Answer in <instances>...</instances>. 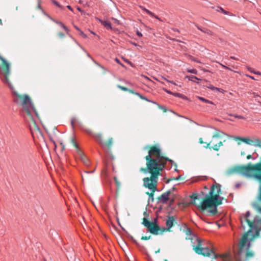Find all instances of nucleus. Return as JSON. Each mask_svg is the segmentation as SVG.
Returning a JSON list of instances; mask_svg holds the SVG:
<instances>
[{
	"mask_svg": "<svg viewBox=\"0 0 261 261\" xmlns=\"http://www.w3.org/2000/svg\"><path fill=\"white\" fill-rule=\"evenodd\" d=\"M197 243L193 246V249L198 254L202 255L204 256H210L211 255L214 256L215 258H217L219 255L215 253L214 248L212 247L211 244L209 246H205L203 244V241L199 238H197Z\"/></svg>",
	"mask_w": 261,
	"mask_h": 261,
	"instance_id": "20e7f679",
	"label": "nucleus"
},
{
	"mask_svg": "<svg viewBox=\"0 0 261 261\" xmlns=\"http://www.w3.org/2000/svg\"><path fill=\"white\" fill-rule=\"evenodd\" d=\"M253 145L255 146L259 147L261 148V140L260 139H256L254 141Z\"/></svg>",
	"mask_w": 261,
	"mask_h": 261,
	"instance_id": "bb28decb",
	"label": "nucleus"
},
{
	"mask_svg": "<svg viewBox=\"0 0 261 261\" xmlns=\"http://www.w3.org/2000/svg\"><path fill=\"white\" fill-rule=\"evenodd\" d=\"M151 238V236H143L142 237L141 239L142 240H148L149 239H150Z\"/></svg>",
	"mask_w": 261,
	"mask_h": 261,
	"instance_id": "a18cd8bd",
	"label": "nucleus"
},
{
	"mask_svg": "<svg viewBox=\"0 0 261 261\" xmlns=\"http://www.w3.org/2000/svg\"><path fill=\"white\" fill-rule=\"evenodd\" d=\"M221 65L223 68H224L225 69H228V70H231V69H230V68H229V67H227V66H225V65H223V64H221Z\"/></svg>",
	"mask_w": 261,
	"mask_h": 261,
	"instance_id": "13d9d810",
	"label": "nucleus"
},
{
	"mask_svg": "<svg viewBox=\"0 0 261 261\" xmlns=\"http://www.w3.org/2000/svg\"><path fill=\"white\" fill-rule=\"evenodd\" d=\"M55 23L60 25L66 32L67 34L71 37L69 34L70 31L69 29H68V28L64 24V23H63L61 21L57 20H56Z\"/></svg>",
	"mask_w": 261,
	"mask_h": 261,
	"instance_id": "4468645a",
	"label": "nucleus"
},
{
	"mask_svg": "<svg viewBox=\"0 0 261 261\" xmlns=\"http://www.w3.org/2000/svg\"><path fill=\"white\" fill-rule=\"evenodd\" d=\"M195 25L196 26V27L199 30H200V31H201L202 32V30H203V28H202L201 27H200V26H199L198 25H197V24H195Z\"/></svg>",
	"mask_w": 261,
	"mask_h": 261,
	"instance_id": "8fccbe9b",
	"label": "nucleus"
},
{
	"mask_svg": "<svg viewBox=\"0 0 261 261\" xmlns=\"http://www.w3.org/2000/svg\"><path fill=\"white\" fill-rule=\"evenodd\" d=\"M207 88L210 89H211L213 91L216 90V91H219V92H221V90H222L221 89H220V88H217V87H215L214 86H213L212 85H210V86H208Z\"/></svg>",
	"mask_w": 261,
	"mask_h": 261,
	"instance_id": "a878e982",
	"label": "nucleus"
},
{
	"mask_svg": "<svg viewBox=\"0 0 261 261\" xmlns=\"http://www.w3.org/2000/svg\"><path fill=\"white\" fill-rule=\"evenodd\" d=\"M94 172V170L90 171H85V173H93Z\"/></svg>",
	"mask_w": 261,
	"mask_h": 261,
	"instance_id": "e2e57ef3",
	"label": "nucleus"
},
{
	"mask_svg": "<svg viewBox=\"0 0 261 261\" xmlns=\"http://www.w3.org/2000/svg\"><path fill=\"white\" fill-rule=\"evenodd\" d=\"M221 185L216 184L211 187L208 193L205 194L204 191L201 193L204 196V200L197 205L198 210L206 211L210 216H215L217 213V206L222 204L223 198L220 196Z\"/></svg>",
	"mask_w": 261,
	"mask_h": 261,
	"instance_id": "7ed1b4c3",
	"label": "nucleus"
},
{
	"mask_svg": "<svg viewBox=\"0 0 261 261\" xmlns=\"http://www.w3.org/2000/svg\"><path fill=\"white\" fill-rule=\"evenodd\" d=\"M79 32H80V35L81 36H82L83 38H85L87 37V35L86 34H85L83 31L80 30Z\"/></svg>",
	"mask_w": 261,
	"mask_h": 261,
	"instance_id": "c03bdc74",
	"label": "nucleus"
},
{
	"mask_svg": "<svg viewBox=\"0 0 261 261\" xmlns=\"http://www.w3.org/2000/svg\"><path fill=\"white\" fill-rule=\"evenodd\" d=\"M58 35L60 38H63L65 36L64 34L61 32L59 33Z\"/></svg>",
	"mask_w": 261,
	"mask_h": 261,
	"instance_id": "3c124183",
	"label": "nucleus"
},
{
	"mask_svg": "<svg viewBox=\"0 0 261 261\" xmlns=\"http://www.w3.org/2000/svg\"><path fill=\"white\" fill-rule=\"evenodd\" d=\"M41 1H39V2H38V5H37V9H39L40 11L43 9V8H42V7L41 6Z\"/></svg>",
	"mask_w": 261,
	"mask_h": 261,
	"instance_id": "ea45409f",
	"label": "nucleus"
},
{
	"mask_svg": "<svg viewBox=\"0 0 261 261\" xmlns=\"http://www.w3.org/2000/svg\"><path fill=\"white\" fill-rule=\"evenodd\" d=\"M250 212L247 211L244 216V221H245L247 223H248V221H250V220H249L248 219V217L250 216Z\"/></svg>",
	"mask_w": 261,
	"mask_h": 261,
	"instance_id": "2f4dec72",
	"label": "nucleus"
},
{
	"mask_svg": "<svg viewBox=\"0 0 261 261\" xmlns=\"http://www.w3.org/2000/svg\"><path fill=\"white\" fill-rule=\"evenodd\" d=\"M246 76H247V77H248L250 78V79H252V80H255V78L254 77V76H253L249 75H247V74H246Z\"/></svg>",
	"mask_w": 261,
	"mask_h": 261,
	"instance_id": "bf43d9fd",
	"label": "nucleus"
},
{
	"mask_svg": "<svg viewBox=\"0 0 261 261\" xmlns=\"http://www.w3.org/2000/svg\"><path fill=\"white\" fill-rule=\"evenodd\" d=\"M51 2L53 3V4H54L55 6L58 7L60 9H63V7L62 6H61L59 4V3L58 2H57V1H56V0H51Z\"/></svg>",
	"mask_w": 261,
	"mask_h": 261,
	"instance_id": "c85d7f7f",
	"label": "nucleus"
},
{
	"mask_svg": "<svg viewBox=\"0 0 261 261\" xmlns=\"http://www.w3.org/2000/svg\"><path fill=\"white\" fill-rule=\"evenodd\" d=\"M167 161L173 162L169 159L155 160L149 159L146 160V168H141V171L148 172L151 174L150 177H144L143 179V186L151 191L154 192L158 190L157 184L158 176L162 175V172L165 167Z\"/></svg>",
	"mask_w": 261,
	"mask_h": 261,
	"instance_id": "f03ea898",
	"label": "nucleus"
},
{
	"mask_svg": "<svg viewBox=\"0 0 261 261\" xmlns=\"http://www.w3.org/2000/svg\"><path fill=\"white\" fill-rule=\"evenodd\" d=\"M105 168L102 170V173L106 176L108 174V162L107 161H104Z\"/></svg>",
	"mask_w": 261,
	"mask_h": 261,
	"instance_id": "f3484780",
	"label": "nucleus"
},
{
	"mask_svg": "<svg viewBox=\"0 0 261 261\" xmlns=\"http://www.w3.org/2000/svg\"><path fill=\"white\" fill-rule=\"evenodd\" d=\"M230 58L234 60H239V59L234 57L231 56Z\"/></svg>",
	"mask_w": 261,
	"mask_h": 261,
	"instance_id": "338daca9",
	"label": "nucleus"
},
{
	"mask_svg": "<svg viewBox=\"0 0 261 261\" xmlns=\"http://www.w3.org/2000/svg\"><path fill=\"white\" fill-rule=\"evenodd\" d=\"M247 159H248V160L251 159H254V158H253L252 157V155H250V154H249V155H248L247 156Z\"/></svg>",
	"mask_w": 261,
	"mask_h": 261,
	"instance_id": "052dcab7",
	"label": "nucleus"
},
{
	"mask_svg": "<svg viewBox=\"0 0 261 261\" xmlns=\"http://www.w3.org/2000/svg\"><path fill=\"white\" fill-rule=\"evenodd\" d=\"M115 61L117 63L119 64H120V65H121V66H123V65L120 63V60H119L118 58H115Z\"/></svg>",
	"mask_w": 261,
	"mask_h": 261,
	"instance_id": "603ef678",
	"label": "nucleus"
},
{
	"mask_svg": "<svg viewBox=\"0 0 261 261\" xmlns=\"http://www.w3.org/2000/svg\"><path fill=\"white\" fill-rule=\"evenodd\" d=\"M165 91H166L167 93H168V94H171V95H173L174 93H173V92H171V91H170V90H165Z\"/></svg>",
	"mask_w": 261,
	"mask_h": 261,
	"instance_id": "4d7b16f0",
	"label": "nucleus"
},
{
	"mask_svg": "<svg viewBox=\"0 0 261 261\" xmlns=\"http://www.w3.org/2000/svg\"><path fill=\"white\" fill-rule=\"evenodd\" d=\"M187 77L188 79V80L190 81L196 82L197 83H198V82L196 81H199L200 79H198L197 77L194 76V75H189L187 76Z\"/></svg>",
	"mask_w": 261,
	"mask_h": 261,
	"instance_id": "aec40b11",
	"label": "nucleus"
},
{
	"mask_svg": "<svg viewBox=\"0 0 261 261\" xmlns=\"http://www.w3.org/2000/svg\"><path fill=\"white\" fill-rule=\"evenodd\" d=\"M158 106L160 109L162 110L164 112H167V110L166 107L160 105H158Z\"/></svg>",
	"mask_w": 261,
	"mask_h": 261,
	"instance_id": "4c0bfd02",
	"label": "nucleus"
},
{
	"mask_svg": "<svg viewBox=\"0 0 261 261\" xmlns=\"http://www.w3.org/2000/svg\"><path fill=\"white\" fill-rule=\"evenodd\" d=\"M233 116L235 118H238V119H245V118L243 116H241V115H234Z\"/></svg>",
	"mask_w": 261,
	"mask_h": 261,
	"instance_id": "79ce46f5",
	"label": "nucleus"
},
{
	"mask_svg": "<svg viewBox=\"0 0 261 261\" xmlns=\"http://www.w3.org/2000/svg\"><path fill=\"white\" fill-rule=\"evenodd\" d=\"M141 8L142 9V10L146 12L147 14L149 15L151 17H155L156 19H158L159 20H160V18L158 16H155L154 13H153L152 12H151L150 11H149V10L145 8L144 7H141Z\"/></svg>",
	"mask_w": 261,
	"mask_h": 261,
	"instance_id": "dca6fc26",
	"label": "nucleus"
},
{
	"mask_svg": "<svg viewBox=\"0 0 261 261\" xmlns=\"http://www.w3.org/2000/svg\"><path fill=\"white\" fill-rule=\"evenodd\" d=\"M202 32L207 34V35L210 36L214 35V33L213 32H212L211 30L206 28H203V30H202Z\"/></svg>",
	"mask_w": 261,
	"mask_h": 261,
	"instance_id": "393cba45",
	"label": "nucleus"
},
{
	"mask_svg": "<svg viewBox=\"0 0 261 261\" xmlns=\"http://www.w3.org/2000/svg\"><path fill=\"white\" fill-rule=\"evenodd\" d=\"M184 232L188 236L191 235L192 233L191 229L188 227L185 228Z\"/></svg>",
	"mask_w": 261,
	"mask_h": 261,
	"instance_id": "cd10ccee",
	"label": "nucleus"
},
{
	"mask_svg": "<svg viewBox=\"0 0 261 261\" xmlns=\"http://www.w3.org/2000/svg\"><path fill=\"white\" fill-rule=\"evenodd\" d=\"M46 17H47L49 19H50L51 20H52L53 22H55L56 20L55 19H54L53 18H52L49 15H48L47 13V15H45Z\"/></svg>",
	"mask_w": 261,
	"mask_h": 261,
	"instance_id": "de8ad7c7",
	"label": "nucleus"
},
{
	"mask_svg": "<svg viewBox=\"0 0 261 261\" xmlns=\"http://www.w3.org/2000/svg\"><path fill=\"white\" fill-rule=\"evenodd\" d=\"M134 94L137 96H138L141 99H143V100H145L148 102L149 101H151V100L149 99L148 98H147L146 97L143 96V95L140 94L138 92H135V93H134Z\"/></svg>",
	"mask_w": 261,
	"mask_h": 261,
	"instance_id": "5701e85b",
	"label": "nucleus"
},
{
	"mask_svg": "<svg viewBox=\"0 0 261 261\" xmlns=\"http://www.w3.org/2000/svg\"><path fill=\"white\" fill-rule=\"evenodd\" d=\"M175 220L173 216H168L167 219L166 221V225L167 227H162V231H169L170 229L173 226V223Z\"/></svg>",
	"mask_w": 261,
	"mask_h": 261,
	"instance_id": "9b49d317",
	"label": "nucleus"
},
{
	"mask_svg": "<svg viewBox=\"0 0 261 261\" xmlns=\"http://www.w3.org/2000/svg\"><path fill=\"white\" fill-rule=\"evenodd\" d=\"M93 62L98 66H99V67H100L101 69H102L103 70H106V68L102 65H101L100 64H99V63H97L95 60H93Z\"/></svg>",
	"mask_w": 261,
	"mask_h": 261,
	"instance_id": "a19ab883",
	"label": "nucleus"
},
{
	"mask_svg": "<svg viewBox=\"0 0 261 261\" xmlns=\"http://www.w3.org/2000/svg\"><path fill=\"white\" fill-rule=\"evenodd\" d=\"M146 160L149 159L163 160L169 159L168 158L163 156L161 154V150L160 148L157 146H152L148 151V154L145 157Z\"/></svg>",
	"mask_w": 261,
	"mask_h": 261,
	"instance_id": "423d86ee",
	"label": "nucleus"
},
{
	"mask_svg": "<svg viewBox=\"0 0 261 261\" xmlns=\"http://www.w3.org/2000/svg\"><path fill=\"white\" fill-rule=\"evenodd\" d=\"M117 87H118L119 89H121V90H123V91H128V92H129L130 93H133V94H134V93H135V91H133V90H130V89H128V88H126V87H125L119 85H117Z\"/></svg>",
	"mask_w": 261,
	"mask_h": 261,
	"instance_id": "412c9836",
	"label": "nucleus"
},
{
	"mask_svg": "<svg viewBox=\"0 0 261 261\" xmlns=\"http://www.w3.org/2000/svg\"><path fill=\"white\" fill-rule=\"evenodd\" d=\"M151 192H152V193H149L148 192H146V194L149 195L148 200L152 202L154 200V198H153L154 194L153 193V192L152 191H151Z\"/></svg>",
	"mask_w": 261,
	"mask_h": 261,
	"instance_id": "c756f323",
	"label": "nucleus"
},
{
	"mask_svg": "<svg viewBox=\"0 0 261 261\" xmlns=\"http://www.w3.org/2000/svg\"><path fill=\"white\" fill-rule=\"evenodd\" d=\"M143 224L147 227V229L151 225L152 223L148 221L145 218H143Z\"/></svg>",
	"mask_w": 261,
	"mask_h": 261,
	"instance_id": "4be33fe9",
	"label": "nucleus"
},
{
	"mask_svg": "<svg viewBox=\"0 0 261 261\" xmlns=\"http://www.w3.org/2000/svg\"><path fill=\"white\" fill-rule=\"evenodd\" d=\"M113 178H114V181L115 182L117 188L118 189L120 187V185H121L120 182L118 180V179L117 178V177L116 176H114Z\"/></svg>",
	"mask_w": 261,
	"mask_h": 261,
	"instance_id": "473e14b6",
	"label": "nucleus"
},
{
	"mask_svg": "<svg viewBox=\"0 0 261 261\" xmlns=\"http://www.w3.org/2000/svg\"><path fill=\"white\" fill-rule=\"evenodd\" d=\"M80 122H79L76 117H72L71 119V125L72 129H74L75 124H79Z\"/></svg>",
	"mask_w": 261,
	"mask_h": 261,
	"instance_id": "6ab92c4d",
	"label": "nucleus"
},
{
	"mask_svg": "<svg viewBox=\"0 0 261 261\" xmlns=\"http://www.w3.org/2000/svg\"><path fill=\"white\" fill-rule=\"evenodd\" d=\"M250 243L248 239L247 233L244 234L239 242V251L240 253L249 249Z\"/></svg>",
	"mask_w": 261,
	"mask_h": 261,
	"instance_id": "6e6552de",
	"label": "nucleus"
},
{
	"mask_svg": "<svg viewBox=\"0 0 261 261\" xmlns=\"http://www.w3.org/2000/svg\"><path fill=\"white\" fill-rule=\"evenodd\" d=\"M252 206L253 207L255 208L256 210H257L258 211V212H259L260 213H261V207H260L258 204L256 203H253L252 204Z\"/></svg>",
	"mask_w": 261,
	"mask_h": 261,
	"instance_id": "7c9ffc66",
	"label": "nucleus"
},
{
	"mask_svg": "<svg viewBox=\"0 0 261 261\" xmlns=\"http://www.w3.org/2000/svg\"><path fill=\"white\" fill-rule=\"evenodd\" d=\"M151 223L157 224V219L156 218L154 219L153 222H151Z\"/></svg>",
	"mask_w": 261,
	"mask_h": 261,
	"instance_id": "774afa93",
	"label": "nucleus"
},
{
	"mask_svg": "<svg viewBox=\"0 0 261 261\" xmlns=\"http://www.w3.org/2000/svg\"><path fill=\"white\" fill-rule=\"evenodd\" d=\"M169 201V205H172L174 202V198H169V199L168 200Z\"/></svg>",
	"mask_w": 261,
	"mask_h": 261,
	"instance_id": "37998d69",
	"label": "nucleus"
},
{
	"mask_svg": "<svg viewBox=\"0 0 261 261\" xmlns=\"http://www.w3.org/2000/svg\"><path fill=\"white\" fill-rule=\"evenodd\" d=\"M199 143L200 144H203V143H205V144H206V143H204V142H203V139H202V138H199Z\"/></svg>",
	"mask_w": 261,
	"mask_h": 261,
	"instance_id": "864d4df0",
	"label": "nucleus"
},
{
	"mask_svg": "<svg viewBox=\"0 0 261 261\" xmlns=\"http://www.w3.org/2000/svg\"><path fill=\"white\" fill-rule=\"evenodd\" d=\"M82 129L89 135L92 137L102 148L109 149L112 145L113 139L112 138L109 139L108 142H105L102 139V135L101 134L94 133L91 129L84 127H82Z\"/></svg>",
	"mask_w": 261,
	"mask_h": 261,
	"instance_id": "39448f33",
	"label": "nucleus"
},
{
	"mask_svg": "<svg viewBox=\"0 0 261 261\" xmlns=\"http://www.w3.org/2000/svg\"><path fill=\"white\" fill-rule=\"evenodd\" d=\"M81 160L84 164L85 165L88 166L90 165V161L88 159L84 154H82L81 155Z\"/></svg>",
	"mask_w": 261,
	"mask_h": 261,
	"instance_id": "2eb2a0df",
	"label": "nucleus"
},
{
	"mask_svg": "<svg viewBox=\"0 0 261 261\" xmlns=\"http://www.w3.org/2000/svg\"><path fill=\"white\" fill-rule=\"evenodd\" d=\"M188 72L195 74L197 73V71L195 69H188Z\"/></svg>",
	"mask_w": 261,
	"mask_h": 261,
	"instance_id": "58836bf2",
	"label": "nucleus"
},
{
	"mask_svg": "<svg viewBox=\"0 0 261 261\" xmlns=\"http://www.w3.org/2000/svg\"><path fill=\"white\" fill-rule=\"evenodd\" d=\"M217 11L218 12H220L224 14H228V12L226 11L225 10H224L222 8L218 7Z\"/></svg>",
	"mask_w": 261,
	"mask_h": 261,
	"instance_id": "f704fd0d",
	"label": "nucleus"
},
{
	"mask_svg": "<svg viewBox=\"0 0 261 261\" xmlns=\"http://www.w3.org/2000/svg\"><path fill=\"white\" fill-rule=\"evenodd\" d=\"M41 12L42 13V14H43V15H47V13H46V12H45L43 9H42V10H41Z\"/></svg>",
	"mask_w": 261,
	"mask_h": 261,
	"instance_id": "0e129e2a",
	"label": "nucleus"
},
{
	"mask_svg": "<svg viewBox=\"0 0 261 261\" xmlns=\"http://www.w3.org/2000/svg\"><path fill=\"white\" fill-rule=\"evenodd\" d=\"M67 8L69 10H70V11H73V9L72 8V7H71L70 6L68 5V6H67Z\"/></svg>",
	"mask_w": 261,
	"mask_h": 261,
	"instance_id": "680f3d73",
	"label": "nucleus"
},
{
	"mask_svg": "<svg viewBox=\"0 0 261 261\" xmlns=\"http://www.w3.org/2000/svg\"><path fill=\"white\" fill-rule=\"evenodd\" d=\"M173 96H174L175 97H180L183 99H186V100L188 99V98L187 96H186L185 95H184L181 93H174Z\"/></svg>",
	"mask_w": 261,
	"mask_h": 261,
	"instance_id": "b1692460",
	"label": "nucleus"
},
{
	"mask_svg": "<svg viewBox=\"0 0 261 261\" xmlns=\"http://www.w3.org/2000/svg\"><path fill=\"white\" fill-rule=\"evenodd\" d=\"M101 23L107 29V30H112V27L111 25V23L108 20H99Z\"/></svg>",
	"mask_w": 261,
	"mask_h": 261,
	"instance_id": "ddd939ff",
	"label": "nucleus"
},
{
	"mask_svg": "<svg viewBox=\"0 0 261 261\" xmlns=\"http://www.w3.org/2000/svg\"><path fill=\"white\" fill-rule=\"evenodd\" d=\"M253 73L255 74L259 75H261V72H259V71H253Z\"/></svg>",
	"mask_w": 261,
	"mask_h": 261,
	"instance_id": "6e6d98bb",
	"label": "nucleus"
},
{
	"mask_svg": "<svg viewBox=\"0 0 261 261\" xmlns=\"http://www.w3.org/2000/svg\"><path fill=\"white\" fill-rule=\"evenodd\" d=\"M238 139L240 140H241L243 142L248 144H253L252 143L253 142L254 143V141H253L252 140H250V139L249 138H241V137H238Z\"/></svg>",
	"mask_w": 261,
	"mask_h": 261,
	"instance_id": "a211bd4d",
	"label": "nucleus"
},
{
	"mask_svg": "<svg viewBox=\"0 0 261 261\" xmlns=\"http://www.w3.org/2000/svg\"><path fill=\"white\" fill-rule=\"evenodd\" d=\"M46 17H47L49 19H50L51 20H52L53 22H55L56 20L55 19H54L53 18H52L49 15H48L47 13V15H45Z\"/></svg>",
	"mask_w": 261,
	"mask_h": 261,
	"instance_id": "49530a36",
	"label": "nucleus"
},
{
	"mask_svg": "<svg viewBox=\"0 0 261 261\" xmlns=\"http://www.w3.org/2000/svg\"><path fill=\"white\" fill-rule=\"evenodd\" d=\"M171 193V191L169 190L163 193L159 197H158V201L162 203H166L169 199V196Z\"/></svg>",
	"mask_w": 261,
	"mask_h": 261,
	"instance_id": "f8f14e48",
	"label": "nucleus"
},
{
	"mask_svg": "<svg viewBox=\"0 0 261 261\" xmlns=\"http://www.w3.org/2000/svg\"><path fill=\"white\" fill-rule=\"evenodd\" d=\"M199 99L201 100V101H202L205 103H211V104H214V103L211 101H210L208 99H205L203 97H199Z\"/></svg>",
	"mask_w": 261,
	"mask_h": 261,
	"instance_id": "c9c22d12",
	"label": "nucleus"
},
{
	"mask_svg": "<svg viewBox=\"0 0 261 261\" xmlns=\"http://www.w3.org/2000/svg\"><path fill=\"white\" fill-rule=\"evenodd\" d=\"M136 34H137V36H138L139 37H142V33L138 31H137Z\"/></svg>",
	"mask_w": 261,
	"mask_h": 261,
	"instance_id": "5fc2aeb1",
	"label": "nucleus"
},
{
	"mask_svg": "<svg viewBox=\"0 0 261 261\" xmlns=\"http://www.w3.org/2000/svg\"><path fill=\"white\" fill-rule=\"evenodd\" d=\"M246 251H247V252H246V256L247 258L251 257L253 256V253L252 252L248 251V250H247Z\"/></svg>",
	"mask_w": 261,
	"mask_h": 261,
	"instance_id": "e433bc0d",
	"label": "nucleus"
},
{
	"mask_svg": "<svg viewBox=\"0 0 261 261\" xmlns=\"http://www.w3.org/2000/svg\"><path fill=\"white\" fill-rule=\"evenodd\" d=\"M191 198L192 201V203L193 204H195V200L198 198L197 195L194 193L191 195Z\"/></svg>",
	"mask_w": 261,
	"mask_h": 261,
	"instance_id": "72a5a7b5",
	"label": "nucleus"
},
{
	"mask_svg": "<svg viewBox=\"0 0 261 261\" xmlns=\"http://www.w3.org/2000/svg\"><path fill=\"white\" fill-rule=\"evenodd\" d=\"M149 102H151V103H152L153 104H155V105H156L157 106H158V105H159L156 102H155L154 101H153V100H151V101H149Z\"/></svg>",
	"mask_w": 261,
	"mask_h": 261,
	"instance_id": "69168bd1",
	"label": "nucleus"
},
{
	"mask_svg": "<svg viewBox=\"0 0 261 261\" xmlns=\"http://www.w3.org/2000/svg\"><path fill=\"white\" fill-rule=\"evenodd\" d=\"M0 60L3 62V65L0 67V77L4 83L7 84L11 89L13 94V101L17 104L22 105L23 111L24 112V117L29 124L31 130H32L33 127L34 128H37L38 129L33 115L35 114L36 117L38 118V114L30 97L28 95H24V97H22L15 91L8 79V76L10 74V64L1 55Z\"/></svg>",
	"mask_w": 261,
	"mask_h": 261,
	"instance_id": "f257e3e1",
	"label": "nucleus"
},
{
	"mask_svg": "<svg viewBox=\"0 0 261 261\" xmlns=\"http://www.w3.org/2000/svg\"><path fill=\"white\" fill-rule=\"evenodd\" d=\"M220 136L218 134H215L213 136L212 140L210 143H206L204 147L206 148H213L214 150L218 151L220 148L223 146V142L219 140Z\"/></svg>",
	"mask_w": 261,
	"mask_h": 261,
	"instance_id": "0eeeda50",
	"label": "nucleus"
},
{
	"mask_svg": "<svg viewBox=\"0 0 261 261\" xmlns=\"http://www.w3.org/2000/svg\"><path fill=\"white\" fill-rule=\"evenodd\" d=\"M147 230L154 235L162 234L164 232L162 231V227H160L157 224L155 223H152Z\"/></svg>",
	"mask_w": 261,
	"mask_h": 261,
	"instance_id": "1a4fd4ad",
	"label": "nucleus"
},
{
	"mask_svg": "<svg viewBox=\"0 0 261 261\" xmlns=\"http://www.w3.org/2000/svg\"><path fill=\"white\" fill-rule=\"evenodd\" d=\"M248 225L251 229H258L261 227V219L256 216L253 221H248Z\"/></svg>",
	"mask_w": 261,
	"mask_h": 261,
	"instance_id": "9d476101",
	"label": "nucleus"
},
{
	"mask_svg": "<svg viewBox=\"0 0 261 261\" xmlns=\"http://www.w3.org/2000/svg\"><path fill=\"white\" fill-rule=\"evenodd\" d=\"M247 69H248V71H249L250 72H251V73H253V71H255L253 68H251V67H247Z\"/></svg>",
	"mask_w": 261,
	"mask_h": 261,
	"instance_id": "09e8293b",
	"label": "nucleus"
}]
</instances>
